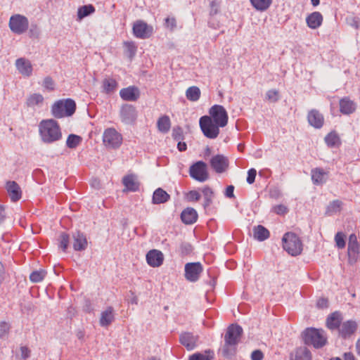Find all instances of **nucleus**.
I'll return each mask as SVG.
<instances>
[{"label": "nucleus", "instance_id": "nucleus-1", "mask_svg": "<svg viewBox=\"0 0 360 360\" xmlns=\"http://www.w3.org/2000/svg\"><path fill=\"white\" fill-rule=\"evenodd\" d=\"M229 122V115L221 105H214L209 109V115L200 118L199 124L205 136L214 139L220 134V128L225 127Z\"/></svg>", "mask_w": 360, "mask_h": 360}, {"label": "nucleus", "instance_id": "nucleus-2", "mask_svg": "<svg viewBox=\"0 0 360 360\" xmlns=\"http://www.w3.org/2000/svg\"><path fill=\"white\" fill-rule=\"evenodd\" d=\"M39 132L44 143H51L62 138L61 129L53 119L43 120L39 124Z\"/></svg>", "mask_w": 360, "mask_h": 360}, {"label": "nucleus", "instance_id": "nucleus-3", "mask_svg": "<svg viewBox=\"0 0 360 360\" xmlns=\"http://www.w3.org/2000/svg\"><path fill=\"white\" fill-rule=\"evenodd\" d=\"M242 334L243 329L237 324H231L227 328L224 335V345L223 347L224 356H230L235 354L236 345L240 342Z\"/></svg>", "mask_w": 360, "mask_h": 360}, {"label": "nucleus", "instance_id": "nucleus-4", "mask_svg": "<svg viewBox=\"0 0 360 360\" xmlns=\"http://www.w3.org/2000/svg\"><path fill=\"white\" fill-rule=\"evenodd\" d=\"M302 341L306 345L313 346L316 349L322 348L328 342V338L323 329L307 328L301 334Z\"/></svg>", "mask_w": 360, "mask_h": 360}, {"label": "nucleus", "instance_id": "nucleus-5", "mask_svg": "<svg viewBox=\"0 0 360 360\" xmlns=\"http://www.w3.org/2000/svg\"><path fill=\"white\" fill-rule=\"evenodd\" d=\"M282 245L283 249L292 256L300 255L303 250L302 240L293 232H287L283 235Z\"/></svg>", "mask_w": 360, "mask_h": 360}, {"label": "nucleus", "instance_id": "nucleus-6", "mask_svg": "<svg viewBox=\"0 0 360 360\" xmlns=\"http://www.w3.org/2000/svg\"><path fill=\"white\" fill-rule=\"evenodd\" d=\"M76 110V103L71 98L61 99L55 102L51 107L52 115L56 118L72 116Z\"/></svg>", "mask_w": 360, "mask_h": 360}, {"label": "nucleus", "instance_id": "nucleus-7", "mask_svg": "<svg viewBox=\"0 0 360 360\" xmlns=\"http://www.w3.org/2000/svg\"><path fill=\"white\" fill-rule=\"evenodd\" d=\"M103 144L108 149H118L122 144V135L114 127L105 129L103 134Z\"/></svg>", "mask_w": 360, "mask_h": 360}, {"label": "nucleus", "instance_id": "nucleus-8", "mask_svg": "<svg viewBox=\"0 0 360 360\" xmlns=\"http://www.w3.org/2000/svg\"><path fill=\"white\" fill-rule=\"evenodd\" d=\"M347 257L349 265H354L360 261V242L354 233H351L348 238Z\"/></svg>", "mask_w": 360, "mask_h": 360}, {"label": "nucleus", "instance_id": "nucleus-9", "mask_svg": "<svg viewBox=\"0 0 360 360\" xmlns=\"http://www.w3.org/2000/svg\"><path fill=\"white\" fill-rule=\"evenodd\" d=\"M189 174L193 179L204 182L209 179L207 165L203 161H197L189 167Z\"/></svg>", "mask_w": 360, "mask_h": 360}, {"label": "nucleus", "instance_id": "nucleus-10", "mask_svg": "<svg viewBox=\"0 0 360 360\" xmlns=\"http://www.w3.org/2000/svg\"><path fill=\"white\" fill-rule=\"evenodd\" d=\"M8 25L13 33L21 34L28 30L29 20L22 15L15 14L10 18Z\"/></svg>", "mask_w": 360, "mask_h": 360}, {"label": "nucleus", "instance_id": "nucleus-11", "mask_svg": "<svg viewBox=\"0 0 360 360\" xmlns=\"http://www.w3.org/2000/svg\"><path fill=\"white\" fill-rule=\"evenodd\" d=\"M132 32L136 38L145 39L153 35L154 29L152 25H148L145 21L138 20L133 23Z\"/></svg>", "mask_w": 360, "mask_h": 360}, {"label": "nucleus", "instance_id": "nucleus-12", "mask_svg": "<svg viewBox=\"0 0 360 360\" xmlns=\"http://www.w3.org/2000/svg\"><path fill=\"white\" fill-rule=\"evenodd\" d=\"M211 168L217 174L225 172L229 166V161L227 157L223 155H215L210 160Z\"/></svg>", "mask_w": 360, "mask_h": 360}, {"label": "nucleus", "instance_id": "nucleus-13", "mask_svg": "<svg viewBox=\"0 0 360 360\" xmlns=\"http://www.w3.org/2000/svg\"><path fill=\"white\" fill-rule=\"evenodd\" d=\"M202 271L203 268L200 262L187 263L185 265V277L189 281L195 282Z\"/></svg>", "mask_w": 360, "mask_h": 360}, {"label": "nucleus", "instance_id": "nucleus-14", "mask_svg": "<svg viewBox=\"0 0 360 360\" xmlns=\"http://www.w3.org/2000/svg\"><path fill=\"white\" fill-rule=\"evenodd\" d=\"M339 110L342 115H351L357 109L356 103L352 100L349 96H344L339 100Z\"/></svg>", "mask_w": 360, "mask_h": 360}, {"label": "nucleus", "instance_id": "nucleus-15", "mask_svg": "<svg viewBox=\"0 0 360 360\" xmlns=\"http://www.w3.org/2000/svg\"><path fill=\"white\" fill-rule=\"evenodd\" d=\"M358 329V323L353 320H348L342 323L338 330L340 337L344 339L349 338L354 335Z\"/></svg>", "mask_w": 360, "mask_h": 360}, {"label": "nucleus", "instance_id": "nucleus-16", "mask_svg": "<svg viewBox=\"0 0 360 360\" xmlns=\"http://www.w3.org/2000/svg\"><path fill=\"white\" fill-rule=\"evenodd\" d=\"M307 121L309 125L315 129L322 128L325 123L323 115L317 109H311L308 111Z\"/></svg>", "mask_w": 360, "mask_h": 360}, {"label": "nucleus", "instance_id": "nucleus-17", "mask_svg": "<svg viewBox=\"0 0 360 360\" xmlns=\"http://www.w3.org/2000/svg\"><path fill=\"white\" fill-rule=\"evenodd\" d=\"M289 360H312V354L307 346L297 347L290 353Z\"/></svg>", "mask_w": 360, "mask_h": 360}, {"label": "nucleus", "instance_id": "nucleus-18", "mask_svg": "<svg viewBox=\"0 0 360 360\" xmlns=\"http://www.w3.org/2000/svg\"><path fill=\"white\" fill-rule=\"evenodd\" d=\"M329 172L322 167H315L311 170V179L316 186H322L328 179Z\"/></svg>", "mask_w": 360, "mask_h": 360}, {"label": "nucleus", "instance_id": "nucleus-19", "mask_svg": "<svg viewBox=\"0 0 360 360\" xmlns=\"http://www.w3.org/2000/svg\"><path fill=\"white\" fill-rule=\"evenodd\" d=\"M343 320L342 314L340 311L330 313L326 318V326L330 330H339Z\"/></svg>", "mask_w": 360, "mask_h": 360}, {"label": "nucleus", "instance_id": "nucleus-20", "mask_svg": "<svg viewBox=\"0 0 360 360\" xmlns=\"http://www.w3.org/2000/svg\"><path fill=\"white\" fill-rule=\"evenodd\" d=\"M198 337L192 333L184 332L179 335V342L186 348L187 350H192L196 346Z\"/></svg>", "mask_w": 360, "mask_h": 360}, {"label": "nucleus", "instance_id": "nucleus-21", "mask_svg": "<svg viewBox=\"0 0 360 360\" xmlns=\"http://www.w3.org/2000/svg\"><path fill=\"white\" fill-rule=\"evenodd\" d=\"M120 96L125 101H136L140 97V91L135 86L123 88L120 91Z\"/></svg>", "mask_w": 360, "mask_h": 360}, {"label": "nucleus", "instance_id": "nucleus-22", "mask_svg": "<svg viewBox=\"0 0 360 360\" xmlns=\"http://www.w3.org/2000/svg\"><path fill=\"white\" fill-rule=\"evenodd\" d=\"M146 261L150 266L159 267L163 263L164 255L158 250H151L146 255Z\"/></svg>", "mask_w": 360, "mask_h": 360}, {"label": "nucleus", "instance_id": "nucleus-23", "mask_svg": "<svg viewBox=\"0 0 360 360\" xmlns=\"http://www.w3.org/2000/svg\"><path fill=\"white\" fill-rule=\"evenodd\" d=\"M15 66L18 72L25 77H30L32 74L33 68L31 62L25 58H18Z\"/></svg>", "mask_w": 360, "mask_h": 360}, {"label": "nucleus", "instance_id": "nucleus-24", "mask_svg": "<svg viewBox=\"0 0 360 360\" xmlns=\"http://www.w3.org/2000/svg\"><path fill=\"white\" fill-rule=\"evenodd\" d=\"M6 188L12 202H17L21 198L22 191L19 185L15 181H7Z\"/></svg>", "mask_w": 360, "mask_h": 360}, {"label": "nucleus", "instance_id": "nucleus-25", "mask_svg": "<svg viewBox=\"0 0 360 360\" xmlns=\"http://www.w3.org/2000/svg\"><path fill=\"white\" fill-rule=\"evenodd\" d=\"M122 184L125 187L124 191L135 192L139 191L140 184L134 174H127L122 178Z\"/></svg>", "mask_w": 360, "mask_h": 360}, {"label": "nucleus", "instance_id": "nucleus-26", "mask_svg": "<svg viewBox=\"0 0 360 360\" xmlns=\"http://www.w3.org/2000/svg\"><path fill=\"white\" fill-rule=\"evenodd\" d=\"M323 15L320 12L314 11L306 18V22L307 26L313 30L319 28L323 22Z\"/></svg>", "mask_w": 360, "mask_h": 360}, {"label": "nucleus", "instance_id": "nucleus-27", "mask_svg": "<svg viewBox=\"0 0 360 360\" xmlns=\"http://www.w3.org/2000/svg\"><path fill=\"white\" fill-rule=\"evenodd\" d=\"M198 215L195 209L187 207L181 214V219L185 224H193L198 219Z\"/></svg>", "mask_w": 360, "mask_h": 360}, {"label": "nucleus", "instance_id": "nucleus-28", "mask_svg": "<svg viewBox=\"0 0 360 360\" xmlns=\"http://www.w3.org/2000/svg\"><path fill=\"white\" fill-rule=\"evenodd\" d=\"M170 199V195L162 188H157L153 195L152 202L153 204H162Z\"/></svg>", "mask_w": 360, "mask_h": 360}, {"label": "nucleus", "instance_id": "nucleus-29", "mask_svg": "<svg viewBox=\"0 0 360 360\" xmlns=\"http://www.w3.org/2000/svg\"><path fill=\"white\" fill-rule=\"evenodd\" d=\"M326 144L329 148H338L342 142L338 134L335 131H331L324 138Z\"/></svg>", "mask_w": 360, "mask_h": 360}, {"label": "nucleus", "instance_id": "nucleus-30", "mask_svg": "<svg viewBox=\"0 0 360 360\" xmlns=\"http://www.w3.org/2000/svg\"><path fill=\"white\" fill-rule=\"evenodd\" d=\"M252 7L258 12L268 11L273 4V0H250Z\"/></svg>", "mask_w": 360, "mask_h": 360}, {"label": "nucleus", "instance_id": "nucleus-31", "mask_svg": "<svg viewBox=\"0 0 360 360\" xmlns=\"http://www.w3.org/2000/svg\"><path fill=\"white\" fill-rule=\"evenodd\" d=\"M115 319L114 309L112 307H108L101 313L100 323L102 326H108Z\"/></svg>", "mask_w": 360, "mask_h": 360}, {"label": "nucleus", "instance_id": "nucleus-32", "mask_svg": "<svg viewBox=\"0 0 360 360\" xmlns=\"http://www.w3.org/2000/svg\"><path fill=\"white\" fill-rule=\"evenodd\" d=\"M117 82L111 77L105 78L102 82V89L103 92L106 94H110L114 93L117 89Z\"/></svg>", "mask_w": 360, "mask_h": 360}, {"label": "nucleus", "instance_id": "nucleus-33", "mask_svg": "<svg viewBox=\"0 0 360 360\" xmlns=\"http://www.w3.org/2000/svg\"><path fill=\"white\" fill-rule=\"evenodd\" d=\"M253 236L259 241L266 240L270 236L269 231L262 225H257L253 228Z\"/></svg>", "mask_w": 360, "mask_h": 360}, {"label": "nucleus", "instance_id": "nucleus-34", "mask_svg": "<svg viewBox=\"0 0 360 360\" xmlns=\"http://www.w3.org/2000/svg\"><path fill=\"white\" fill-rule=\"evenodd\" d=\"M87 246V240L86 237L80 233H77L74 236L73 248L76 251H81L86 249Z\"/></svg>", "mask_w": 360, "mask_h": 360}, {"label": "nucleus", "instance_id": "nucleus-35", "mask_svg": "<svg viewBox=\"0 0 360 360\" xmlns=\"http://www.w3.org/2000/svg\"><path fill=\"white\" fill-rule=\"evenodd\" d=\"M342 202L339 200H333L329 203L326 210V214L328 216H332L341 212L342 208Z\"/></svg>", "mask_w": 360, "mask_h": 360}, {"label": "nucleus", "instance_id": "nucleus-36", "mask_svg": "<svg viewBox=\"0 0 360 360\" xmlns=\"http://www.w3.org/2000/svg\"><path fill=\"white\" fill-rule=\"evenodd\" d=\"M214 356V352L211 349H207L203 352H196L191 355L188 360H213Z\"/></svg>", "mask_w": 360, "mask_h": 360}, {"label": "nucleus", "instance_id": "nucleus-37", "mask_svg": "<svg viewBox=\"0 0 360 360\" xmlns=\"http://www.w3.org/2000/svg\"><path fill=\"white\" fill-rule=\"evenodd\" d=\"M158 130L162 133H167L171 127L170 119L167 115H162L159 117L157 122Z\"/></svg>", "mask_w": 360, "mask_h": 360}, {"label": "nucleus", "instance_id": "nucleus-38", "mask_svg": "<svg viewBox=\"0 0 360 360\" xmlns=\"http://www.w3.org/2000/svg\"><path fill=\"white\" fill-rule=\"evenodd\" d=\"M201 92L198 86H193L187 89L186 91V98L190 101H197L200 98Z\"/></svg>", "mask_w": 360, "mask_h": 360}, {"label": "nucleus", "instance_id": "nucleus-39", "mask_svg": "<svg viewBox=\"0 0 360 360\" xmlns=\"http://www.w3.org/2000/svg\"><path fill=\"white\" fill-rule=\"evenodd\" d=\"M44 100V97L41 94L35 93L27 97L26 103L28 107H34L42 104Z\"/></svg>", "mask_w": 360, "mask_h": 360}, {"label": "nucleus", "instance_id": "nucleus-40", "mask_svg": "<svg viewBox=\"0 0 360 360\" xmlns=\"http://www.w3.org/2000/svg\"><path fill=\"white\" fill-rule=\"evenodd\" d=\"M95 12V8L91 4L84 5L78 8L77 17L80 20L94 13Z\"/></svg>", "mask_w": 360, "mask_h": 360}, {"label": "nucleus", "instance_id": "nucleus-41", "mask_svg": "<svg viewBox=\"0 0 360 360\" xmlns=\"http://www.w3.org/2000/svg\"><path fill=\"white\" fill-rule=\"evenodd\" d=\"M335 246L338 249L342 250L346 246V235L342 231L336 233L334 237Z\"/></svg>", "mask_w": 360, "mask_h": 360}, {"label": "nucleus", "instance_id": "nucleus-42", "mask_svg": "<svg viewBox=\"0 0 360 360\" xmlns=\"http://www.w3.org/2000/svg\"><path fill=\"white\" fill-rule=\"evenodd\" d=\"M46 276V271L44 269L34 271L30 275V279L32 283H39L42 281Z\"/></svg>", "mask_w": 360, "mask_h": 360}, {"label": "nucleus", "instance_id": "nucleus-43", "mask_svg": "<svg viewBox=\"0 0 360 360\" xmlns=\"http://www.w3.org/2000/svg\"><path fill=\"white\" fill-rule=\"evenodd\" d=\"M124 46L128 56L132 58L135 56L137 51V46L136 45L135 42L131 41H124Z\"/></svg>", "mask_w": 360, "mask_h": 360}, {"label": "nucleus", "instance_id": "nucleus-44", "mask_svg": "<svg viewBox=\"0 0 360 360\" xmlns=\"http://www.w3.org/2000/svg\"><path fill=\"white\" fill-rule=\"evenodd\" d=\"M58 241L59 247L63 250V252H66L70 243L69 235L67 233H62L59 236Z\"/></svg>", "mask_w": 360, "mask_h": 360}, {"label": "nucleus", "instance_id": "nucleus-45", "mask_svg": "<svg viewBox=\"0 0 360 360\" xmlns=\"http://www.w3.org/2000/svg\"><path fill=\"white\" fill-rule=\"evenodd\" d=\"M202 193L205 198V206L210 205L212 203V198L214 197V192L212 189L207 186L202 189Z\"/></svg>", "mask_w": 360, "mask_h": 360}, {"label": "nucleus", "instance_id": "nucleus-46", "mask_svg": "<svg viewBox=\"0 0 360 360\" xmlns=\"http://www.w3.org/2000/svg\"><path fill=\"white\" fill-rule=\"evenodd\" d=\"M82 139L80 136L70 134L67 139V146L70 148H76L81 142Z\"/></svg>", "mask_w": 360, "mask_h": 360}, {"label": "nucleus", "instance_id": "nucleus-47", "mask_svg": "<svg viewBox=\"0 0 360 360\" xmlns=\"http://www.w3.org/2000/svg\"><path fill=\"white\" fill-rule=\"evenodd\" d=\"M279 91L276 89L269 90L266 94V99L270 103H276L279 100Z\"/></svg>", "mask_w": 360, "mask_h": 360}, {"label": "nucleus", "instance_id": "nucleus-48", "mask_svg": "<svg viewBox=\"0 0 360 360\" xmlns=\"http://www.w3.org/2000/svg\"><path fill=\"white\" fill-rule=\"evenodd\" d=\"M185 197L189 202H197L200 199V194L196 190H192L186 193Z\"/></svg>", "mask_w": 360, "mask_h": 360}, {"label": "nucleus", "instance_id": "nucleus-49", "mask_svg": "<svg viewBox=\"0 0 360 360\" xmlns=\"http://www.w3.org/2000/svg\"><path fill=\"white\" fill-rule=\"evenodd\" d=\"M43 86L49 91H53L55 90V82L53 79L48 76L46 77L43 80Z\"/></svg>", "mask_w": 360, "mask_h": 360}, {"label": "nucleus", "instance_id": "nucleus-50", "mask_svg": "<svg viewBox=\"0 0 360 360\" xmlns=\"http://www.w3.org/2000/svg\"><path fill=\"white\" fill-rule=\"evenodd\" d=\"M219 12V3L217 0H212L210 3V15L213 16Z\"/></svg>", "mask_w": 360, "mask_h": 360}, {"label": "nucleus", "instance_id": "nucleus-51", "mask_svg": "<svg viewBox=\"0 0 360 360\" xmlns=\"http://www.w3.org/2000/svg\"><path fill=\"white\" fill-rule=\"evenodd\" d=\"M165 26L170 30H174L176 27V20L174 17H167L165 19Z\"/></svg>", "mask_w": 360, "mask_h": 360}, {"label": "nucleus", "instance_id": "nucleus-52", "mask_svg": "<svg viewBox=\"0 0 360 360\" xmlns=\"http://www.w3.org/2000/svg\"><path fill=\"white\" fill-rule=\"evenodd\" d=\"M256 175V169L254 168L250 169L248 172L247 182L250 184H253L255 181Z\"/></svg>", "mask_w": 360, "mask_h": 360}, {"label": "nucleus", "instance_id": "nucleus-53", "mask_svg": "<svg viewBox=\"0 0 360 360\" xmlns=\"http://www.w3.org/2000/svg\"><path fill=\"white\" fill-rule=\"evenodd\" d=\"M328 299L326 297H320L316 302V307L321 309L328 308Z\"/></svg>", "mask_w": 360, "mask_h": 360}, {"label": "nucleus", "instance_id": "nucleus-54", "mask_svg": "<svg viewBox=\"0 0 360 360\" xmlns=\"http://www.w3.org/2000/svg\"><path fill=\"white\" fill-rule=\"evenodd\" d=\"M273 210L275 213L280 215H283L288 212V208L283 205H276Z\"/></svg>", "mask_w": 360, "mask_h": 360}, {"label": "nucleus", "instance_id": "nucleus-55", "mask_svg": "<svg viewBox=\"0 0 360 360\" xmlns=\"http://www.w3.org/2000/svg\"><path fill=\"white\" fill-rule=\"evenodd\" d=\"M10 326L6 321L0 323V336H4L9 332Z\"/></svg>", "mask_w": 360, "mask_h": 360}, {"label": "nucleus", "instance_id": "nucleus-56", "mask_svg": "<svg viewBox=\"0 0 360 360\" xmlns=\"http://www.w3.org/2000/svg\"><path fill=\"white\" fill-rule=\"evenodd\" d=\"M264 354L262 351L257 349L252 352L251 359L252 360H262Z\"/></svg>", "mask_w": 360, "mask_h": 360}, {"label": "nucleus", "instance_id": "nucleus-57", "mask_svg": "<svg viewBox=\"0 0 360 360\" xmlns=\"http://www.w3.org/2000/svg\"><path fill=\"white\" fill-rule=\"evenodd\" d=\"M21 356L23 359H27L30 356L31 351L26 346H22L20 347Z\"/></svg>", "mask_w": 360, "mask_h": 360}, {"label": "nucleus", "instance_id": "nucleus-58", "mask_svg": "<svg viewBox=\"0 0 360 360\" xmlns=\"http://www.w3.org/2000/svg\"><path fill=\"white\" fill-rule=\"evenodd\" d=\"M172 136L176 141H179V140L183 139V133H182L181 129V128L174 129L173 133H172Z\"/></svg>", "mask_w": 360, "mask_h": 360}, {"label": "nucleus", "instance_id": "nucleus-59", "mask_svg": "<svg viewBox=\"0 0 360 360\" xmlns=\"http://www.w3.org/2000/svg\"><path fill=\"white\" fill-rule=\"evenodd\" d=\"M234 186L232 185L228 186L225 191V195L229 198H234Z\"/></svg>", "mask_w": 360, "mask_h": 360}, {"label": "nucleus", "instance_id": "nucleus-60", "mask_svg": "<svg viewBox=\"0 0 360 360\" xmlns=\"http://www.w3.org/2000/svg\"><path fill=\"white\" fill-rule=\"evenodd\" d=\"M344 360H358L354 354L351 352H345L343 355Z\"/></svg>", "mask_w": 360, "mask_h": 360}, {"label": "nucleus", "instance_id": "nucleus-61", "mask_svg": "<svg viewBox=\"0 0 360 360\" xmlns=\"http://www.w3.org/2000/svg\"><path fill=\"white\" fill-rule=\"evenodd\" d=\"M177 148L180 152L186 151L187 149V145L185 142L179 141L177 144Z\"/></svg>", "mask_w": 360, "mask_h": 360}, {"label": "nucleus", "instance_id": "nucleus-62", "mask_svg": "<svg viewBox=\"0 0 360 360\" xmlns=\"http://www.w3.org/2000/svg\"><path fill=\"white\" fill-rule=\"evenodd\" d=\"M356 352L359 356H360V338L356 342Z\"/></svg>", "mask_w": 360, "mask_h": 360}, {"label": "nucleus", "instance_id": "nucleus-63", "mask_svg": "<svg viewBox=\"0 0 360 360\" xmlns=\"http://www.w3.org/2000/svg\"><path fill=\"white\" fill-rule=\"evenodd\" d=\"M126 111H129V112H130V111H131V112H134V111H135V110H134V107H132V106L129 105V106H127V107H126V108H123V109H122V113H123V114H124V113H125V112H126Z\"/></svg>", "mask_w": 360, "mask_h": 360}, {"label": "nucleus", "instance_id": "nucleus-64", "mask_svg": "<svg viewBox=\"0 0 360 360\" xmlns=\"http://www.w3.org/2000/svg\"><path fill=\"white\" fill-rule=\"evenodd\" d=\"M4 207L0 205V220L3 219L4 218Z\"/></svg>", "mask_w": 360, "mask_h": 360}]
</instances>
